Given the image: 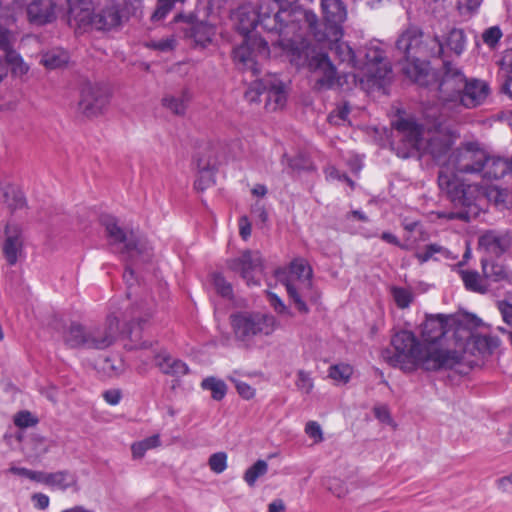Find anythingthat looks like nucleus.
<instances>
[{"label":"nucleus","mask_w":512,"mask_h":512,"mask_svg":"<svg viewBox=\"0 0 512 512\" xmlns=\"http://www.w3.org/2000/svg\"><path fill=\"white\" fill-rule=\"evenodd\" d=\"M20 8L16 0H0V50L6 53L9 63L14 69L24 72L26 68L22 65V58L14 49L16 42L15 33V11Z\"/></svg>","instance_id":"obj_12"},{"label":"nucleus","mask_w":512,"mask_h":512,"mask_svg":"<svg viewBox=\"0 0 512 512\" xmlns=\"http://www.w3.org/2000/svg\"><path fill=\"white\" fill-rule=\"evenodd\" d=\"M101 224L105 227L107 237L110 244L121 245V252L131 261L141 260L146 262L150 259L151 253L148 243L136 237L133 233L127 235L124 230L119 227L115 217L111 215H103Z\"/></svg>","instance_id":"obj_11"},{"label":"nucleus","mask_w":512,"mask_h":512,"mask_svg":"<svg viewBox=\"0 0 512 512\" xmlns=\"http://www.w3.org/2000/svg\"><path fill=\"white\" fill-rule=\"evenodd\" d=\"M147 47L161 51L168 52L174 49L175 40L173 38H166L161 40H153L147 43Z\"/></svg>","instance_id":"obj_56"},{"label":"nucleus","mask_w":512,"mask_h":512,"mask_svg":"<svg viewBox=\"0 0 512 512\" xmlns=\"http://www.w3.org/2000/svg\"><path fill=\"white\" fill-rule=\"evenodd\" d=\"M212 166H214V164H202L201 162L198 163L200 173L198 178L194 182V186L197 190L204 191L206 188L214 184V178L211 172Z\"/></svg>","instance_id":"obj_39"},{"label":"nucleus","mask_w":512,"mask_h":512,"mask_svg":"<svg viewBox=\"0 0 512 512\" xmlns=\"http://www.w3.org/2000/svg\"><path fill=\"white\" fill-rule=\"evenodd\" d=\"M229 380L235 384L236 390L238 394L246 400H250L255 396V389L251 387L246 382L236 380L232 377H229Z\"/></svg>","instance_id":"obj_55"},{"label":"nucleus","mask_w":512,"mask_h":512,"mask_svg":"<svg viewBox=\"0 0 512 512\" xmlns=\"http://www.w3.org/2000/svg\"><path fill=\"white\" fill-rule=\"evenodd\" d=\"M212 283L217 294L223 298L232 299L233 287L221 273H214L212 275Z\"/></svg>","instance_id":"obj_44"},{"label":"nucleus","mask_w":512,"mask_h":512,"mask_svg":"<svg viewBox=\"0 0 512 512\" xmlns=\"http://www.w3.org/2000/svg\"><path fill=\"white\" fill-rule=\"evenodd\" d=\"M2 252L11 266L15 265L23 252L22 228L16 223H6L4 226V239Z\"/></svg>","instance_id":"obj_21"},{"label":"nucleus","mask_w":512,"mask_h":512,"mask_svg":"<svg viewBox=\"0 0 512 512\" xmlns=\"http://www.w3.org/2000/svg\"><path fill=\"white\" fill-rule=\"evenodd\" d=\"M354 68L360 71L359 74L354 75V78H359L362 83L366 81L373 85L381 84L392 72L389 63L385 60L384 51L377 46L366 47L364 60L357 59V65H354Z\"/></svg>","instance_id":"obj_14"},{"label":"nucleus","mask_w":512,"mask_h":512,"mask_svg":"<svg viewBox=\"0 0 512 512\" xmlns=\"http://www.w3.org/2000/svg\"><path fill=\"white\" fill-rule=\"evenodd\" d=\"M27 16L31 23L44 25L55 19V3L53 0H34L28 2Z\"/></svg>","instance_id":"obj_25"},{"label":"nucleus","mask_w":512,"mask_h":512,"mask_svg":"<svg viewBox=\"0 0 512 512\" xmlns=\"http://www.w3.org/2000/svg\"><path fill=\"white\" fill-rule=\"evenodd\" d=\"M312 275V269L304 259H295L287 272L277 274L297 310L304 314L309 312L305 300L316 302L319 298L318 291L313 287Z\"/></svg>","instance_id":"obj_8"},{"label":"nucleus","mask_w":512,"mask_h":512,"mask_svg":"<svg viewBox=\"0 0 512 512\" xmlns=\"http://www.w3.org/2000/svg\"><path fill=\"white\" fill-rule=\"evenodd\" d=\"M295 385L300 392L305 394L311 393L314 388V382L310 373L304 370L298 371Z\"/></svg>","instance_id":"obj_50"},{"label":"nucleus","mask_w":512,"mask_h":512,"mask_svg":"<svg viewBox=\"0 0 512 512\" xmlns=\"http://www.w3.org/2000/svg\"><path fill=\"white\" fill-rule=\"evenodd\" d=\"M40 483L53 490L65 492L69 489L78 490V478L74 472L59 470L56 472L41 473Z\"/></svg>","instance_id":"obj_24"},{"label":"nucleus","mask_w":512,"mask_h":512,"mask_svg":"<svg viewBox=\"0 0 512 512\" xmlns=\"http://www.w3.org/2000/svg\"><path fill=\"white\" fill-rule=\"evenodd\" d=\"M235 337L243 342H250L256 337L269 336L278 326L276 318L261 312H238L230 317Z\"/></svg>","instance_id":"obj_10"},{"label":"nucleus","mask_w":512,"mask_h":512,"mask_svg":"<svg viewBox=\"0 0 512 512\" xmlns=\"http://www.w3.org/2000/svg\"><path fill=\"white\" fill-rule=\"evenodd\" d=\"M486 160L485 151L477 143H467L449 156L439 171L438 185L454 209L435 212L438 219L468 222L477 216L478 207L475 202L479 193L478 186L466 183L460 174L481 172Z\"/></svg>","instance_id":"obj_3"},{"label":"nucleus","mask_w":512,"mask_h":512,"mask_svg":"<svg viewBox=\"0 0 512 512\" xmlns=\"http://www.w3.org/2000/svg\"><path fill=\"white\" fill-rule=\"evenodd\" d=\"M454 334V350L460 351L461 359L466 349H470L473 354L476 351L478 354L485 356L491 354L499 345L497 337L486 334H471L470 330L463 325L458 326L454 330Z\"/></svg>","instance_id":"obj_17"},{"label":"nucleus","mask_w":512,"mask_h":512,"mask_svg":"<svg viewBox=\"0 0 512 512\" xmlns=\"http://www.w3.org/2000/svg\"><path fill=\"white\" fill-rule=\"evenodd\" d=\"M511 170L510 158L487 157L484 163V177L489 179H500Z\"/></svg>","instance_id":"obj_30"},{"label":"nucleus","mask_w":512,"mask_h":512,"mask_svg":"<svg viewBox=\"0 0 512 512\" xmlns=\"http://www.w3.org/2000/svg\"><path fill=\"white\" fill-rule=\"evenodd\" d=\"M268 471V464L264 460L256 461L251 467H249L244 473V480L250 486H254L257 479L265 475Z\"/></svg>","instance_id":"obj_40"},{"label":"nucleus","mask_w":512,"mask_h":512,"mask_svg":"<svg viewBox=\"0 0 512 512\" xmlns=\"http://www.w3.org/2000/svg\"><path fill=\"white\" fill-rule=\"evenodd\" d=\"M189 101V93L187 91H183L179 95H165L162 100V106L169 111H171L175 115H183L187 108V103Z\"/></svg>","instance_id":"obj_34"},{"label":"nucleus","mask_w":512,"mask_h":512,"mask_svg":"<svg viewBox=\"0 0 512 512\" xmlns=\"http://www.w3.org/2000/svg\"><path fill=\"white\" fill-rule=\"evenodd\" d=\"M143 0H124L123 11L121 12L123 18L139 17L142 14Z\"/></svg>","instance_id":"obj_51"},{"label":"nucleus","mask_w":512,"mask_h":512,"mask_svg":"<svg viewBox=\"0 0 512 512\" xmlns=\"http://www.w3.org/2000/svg\"><path fill=\"white\" fill-rule=\"evenodd\" d=\"M458 326L451 316H428L422 324L421 341L410 331H399L391 339L392 349H384L381 356L389 365L409 372L418 368L452 369L461 362V354L454 348L444 347V343L448 342L450 333L455 339L454 330Z\"/></svg>","instance_id":"obj_1"},{"label":"nucleus","mask_w":512,"mask_h":512,"mask_svg":"<svg viewBox=\"0 0 512 512\" xmlns=\"http://www.w3.org/2000/svg\"><path fill=\"white\" fill-rule=\"evenodd\" d=\"M501 67L503 70H505L507 73L512 74V49L507 50L502 59H501Z\"/></svg>","instance_id":"obj_64"},{"label":"nucleus","mask_w":512,"mask_h":512,"mask_svg":"<svg viewBox=\"0 0 512 512\" xmlns=\"http://www.w3.org/2000/svg\"><path fill=\"white\" fill-rule=\"evenodd\" d=\"M299 26V28L297 27V34L293 37L297 39L295 47L301 48L302 45H305V48L302 54L298 53L296 49H289L288 53L292 56L291 61L298 66L305 63L308 64L315 78V89L328 90L333 88L338 83L336 69L326 53L311 55V45L308 36H312L315 41L324 47L327 46L340 62L346 63L352 68H354V65H357L355 52L348 43L341 41L342 37L334 40L330 32H323L320 29L317 16L313 24L301 21Z\"/></svg>","instance_id":"obj_4"},{"label":"nucleus","mask_w":512,"mask_h":512,"mask_svg":"<svg viewBox=\"0 0 512 512\" xmlns=\"http://www.w3.org/2000/svg\"><path fill=\"white\" fill-rule=\"evenodd\" d=\"M211 471L216 474L224 472L227 468V454L225 452H217L209 457L208 461Z\"/></svg>","instance_id":"obj_49"},{"label":"nucleus","mask_w":512,"mask_h":512,"mask_svg":"<svg viewBox=\"0 0 512 512\" xmlns=\"http://www.w3.org/2000/svg\"><path fill=\"white\" fill-rule=\"evenodd\" d=\"M93 28L95 30H111L119 26L123 16L114 4L108 5L94 13Z\"/></svg>","instance_id":"obj_27"},{"label":"nucleus","mask_w":512,"mask_h":512,"mask_svg":"<svg viewBox=\"0 0 512 512\" xmlns=\"http://www.w3.org/2000/svg\"><path fill=\"white\" fill-rule=\"evenodd\" d=\"M108 89L99 83L86 82L81 88L79 111L87 117L100 114L109 102Z\"/></svg>","instance_id":"obj_18"},{"label":"nucleus","mask_w":512,"mask_h":512,"mask_svg":"<svg viewBox=\"0 0 512 512\" xmlns=\"http://www.w3.org/2000/svg\"><path fill=\"white\" fill-rule=\"evenodd\" d=\"M161 445L160 436L158 434L145 438L142 441L132 444L131 450L133 458H142L146 451L159 447Z\"/></svg>","instance_id":"obj_38"},{"label":"nucleus","mask_w":512,"mask_h":512,"mask_svg":"<svg viewBox=\"0 0 512 512\" xmlns=\"http://www.w3.org/2000/svg\"><path fill=\"white\" fill-rule=\"evenodd\" d=\"M269 53L268 40L251 34L244 37V42L233 50V59L237 65L256 75L260 71L257 59H266Z\"/></svg>","instance_id":"obj_16"},{"label":"nucleus","mask_w":512,"mask_h":512,"mask_svg":"<svg viewBox=\"0 0 512 512\" xmlns=\"http://www.w3.org/2000/svg\"><path fill=\"white\" fill-rule=\"evenodd\" d=\"M395 130L398 140L395 149L399 157L408 158L421 153L425 139L423 125L411 118H402L396 122Z\"/></svg>","instance_id":"obj_15"},{"label":"nucleus","mask_w":512,"mask_h":512,"mask_svg":"<svg viewBox=\"0 0 512 512\" xmlns=\"http://www.w3.org/2000/svg\"><path fill=\"white\" fill-rule=\"evenodd\" d=\"M459 274L467 290L479 294H485L489 291L490 285L486 277L484 275L481 276L479 272L475 270H460Z\"/></svg>","instance_id":"obj_31"},{"label":"nucleus","mask_w":512,"mask_h":512,"mask_svg":"<svg viewBox=\"0 0 512 512\" xmlns=\"http://www.w3.org/2000/svg\"><path fill=\"white\" fill-rule=\"evenodd\" d=\"M391 294L397 307L400 309L408 308L414 299L412 291L408 288L392 287Z\"/></svg>","instance_id":"obj_43"},{"label":"nucleus","mask_w":512,"mask_h":512,"mask_svg":"<svg viewBox=\"0 0 512 512\" xmlns=\"http://www.w3.org/2000/svg\"><path fill=\"white\" fill-rule=\"evenodd\" d=\"M201 387L204 390H209L211 392L212 399L216 401H221L225 397L228 389L223 380L212 376L203 379Z\"/></svg>","instance_id":"obj_37"},{"label":"nucleus","mask_w":512,"mask_h":512,"mask_svg":"<svg viewBox=\"0 0 512 512\" xmlns=\"http://www.w3.org/2000/svg\"><path fill=\"white\" fill-rule=\"evenodd\" d=\"M512 243L508 232L489 230L483 233L478 240L479 247L485 252L500 256L506 252Z\"/></svg>","instance_id":"obj_23"},{"label":"nucleus","mask_w":512,"mask_h":512,"mask_svg":"<svg viewBox=\"0 0 512 512\" xmlns=\"http://www.w3.org/2000/svg\"><path fill=\"white\" fill-rule=\"evenodd\" d=\"M265 108L268 111H276L286 103V92L283 82L276 76L266 77Z\"/></svg>","instance_id":"obj_26"},{"label":"nucleus","mask_w":512,"mask_h":512,"mask_svg":"<svg viewBox=\"0 0 512 512\" xmlns=\"http://www.w3.org/2000/svg\"><path fill=\"white\" fill-rule=\"evenodd\" d=\"M498 309L501 313L503 321L512 327V304L506 301L498 303Z\"/></svg>","instance_id":"obj_58"},{"label":"nucleus","mask_w":512,"mask_h":512,"mask_svg":"<svg viewBox=\"0 0 512 512\" xmlns=\"http://www.w3.org/2000/svg\"><path fill=\"white\" fill-rule=\"evenodd\" d=\"M239 234L243 240H247L251 235V223L247 216H242L239 219Z\"/></svg>","instance_id":"obj_60"},{"label":"nucleus","mask_w":512,"mask_h":512,"mask_svg":"<svg viewBox=\"0 0 512 512\" xmlns=\"http://www.w3.org/2000/svg\"><path fill=\"white\" fill-rule=\"evenodd\" d=\"M482 272L486 277L488 284L490 282H506L512 283V271L503 264L481 260Z\"/></svg>","instance_id":"obj_29"},{"label":"nucleus","mask_w":512,"mask_h":512,"mask_svg":"<svg viewBox=\"0 0 512 512\" xmlns=\"http://www.w3.org/2000/svg\"><path fill=\"white\" fill-rule=\"evenodd\" d=\"M350 107L347 103L337 105V107L329 114L328 121L333 125H343L348 120Z\"/></svg>","instance_id":"obj_47"},{"label":"nucleus","mask_w":512,"mask_h":512,"mask_svg":"<svg viewBox=\"0 0 512 512\" xmlns=\"http://www.w3.org/2000/svg\"><path fill=\"white\" fill-rule=\"evenodd\" d=\"M29 444L36 458H41L47 454L52 446L51 441L37 433L30 435Z\"/></svg>","instance_id":"obj_41"},{"label":"nucleus","mask_w":512,"mask_h":512,"mask_svg":"<svg viewBox=\"0 0 512 512\" xmlns=\"http://www.w3.org/2000/svg\"><path fill=\"white\" fill-rule=\"evenodd\" d=\"M8 472L17 476L25 477L31 481L40 483L42 471L31 470L25 467L10 466Z\"/></svg>","instance_id":"obj_52"},{"label":"nucleus","mask_w":512,"mask_h":512,"mask_svg":"<svg viewBox=\"0 0 512 512\" xmlns=\"http://www.w3.org/2000/svg\"><path fill=\"white\" fill-rule=\"evenodd\" d=\"M483 0H456V8L461 15L472 16L479 11Z\"/></svg>","instance_id":"obj_48"},{"label":"nucleus","mask_w":512,"mask_h":512,"mask_svg":"<svg viewBox=\"0 0 512 512\" xmlns=\"http://www.w3.org/2000/svg\"><path fill=\"white\" fill-rule=\"evenodd\" d=\"M396 48L403 54L407 65L404 73L420 85L428 83L427 57H440L443 54V44L437 37L427 36L416 27L403 31L396 42Z\"/></svg>","instance_id":"obj_7"},{"label":"nucleus","mask_w":512,"mask_h":512,"mask_svg":"<svg viewBox=\"0 0 512 512\" xmlns=\"http://www.w3.org/2000/svg\"><path fill=\"white\" fill-rule=\"evenodd\" d=\"M154 361L160 371L166 375L181 377L189 372V368L186 363L180 359L172 357L166 351L158 353L154 357Z\"/></svg>","instance_id":"obj_28"},{"label":"nucleus","mask_w":512,"mask_h":512,"mask_svg":"<svg viewBox=\"0 0 512 512\" xmlns=\"http://www.w3.org/2000/svg\"><path fill=\"white\" fill-rule=\"evenodd\" d=\"M103 397L110 405H117L121 399V392L116 389L107 390L103 393Z\"/></svg>","instance_id":"obj_62"},{"label":"nucleus","mask_w":512,"mask_h":512,"mask_svg":"<svg viewBox=\"0 0 512 512\" xmlns=\"http://www.w3.org/2000/svg\"><path fill=\"white\" fill-rule=\"evenodd\" d=\"M467 44V37L463 29L453 28L446 37L447 47L457 56L461 55Z\"/></svg>","instance_id":"obj_36"},{"label":"nucleus","mask_w":512,"mask_h":512,"mask_svg":"<svg viewBox=\"0 0 512 512\" xmlns=\"http://www.w3.org/2000/svg\"><path fill=\"white\" fill-rule=\"evenodd\" d=\"M502 35L498 26H492L484 30L482 40L487 46L494 47L500 41Z\"/></svg>","instance_id":"obj_53"},{"label":"nucleus","mask_w":512,"mask_h":512,"mask_svg":"<svg viewBox=\"0 0 512 512\" xmlns=\"http://www.w3.org/2000/svg\"><path fill=\"white\" fill-rule=\"evenodd\" d=\"M216 14L212 8L197 9L189 15L177 14L174 22L181 24L185 37L192 40L196 46L205 48L216 34Z\"/></svg>","instance_id":"obj_9"},{"label":"nucleus","mask_w":512,"mask_h":512,"mask_svg":"<svg viewBox=\"0 0 512 512\" xmlns=\"http://www.w3.org/2000/svg\"><path fill=\"white\" fill-rule=\"evenodd\" d=\"M92 0H69V24L84 31L93 28Z\"/></svg>","instance_id":"obj_22"},{"label":"nucleus","mask_w":512,"mask_h":512,"mask_svg":"<svg viewBox=\"0 0 512 512\" xmlns=\"http://www.w3.org/2000/svg\"><path fill=\"white\" fill-rule=\"evenodd\" d=\"M321 12L325 20L323 32H330L332 39L343 36L342 24L347 19V8L342 0H321Z\"/></svg>","instance_id":"obj_20"},{"label":"nucleus","mask_w":512,"mask_h":512,"mask_svg":"<svg viewBox=\"0 0 512 512\" xmlns=\"http://www.w3.org/2000/svg\"><path fill=\"white\" fill-rule=\"evenodd\" d=\"M182 2L184 0H157V7L151 14V21L153 23L161 22L174 9L177 3Z\"/></svg>","instance_id":"obj_42"},{"label":"nucleus","mask_w":512,"mask_h":512,"mask_svg":"<svg viewBox=\"0 0 512 512\" xmlns=\"http://www.w3.org/2000/svg\"><path fill=\"white\" fill-rule=\"evenodd\" d=\"M0 203L5 204L11 211H15L25 206V198L15 186L5 184L0 187Z\"/></svg>","instance_id":"obj_32"},{"label":"nucleus","mask_w":512,"mask_h":512,"mask_svg":"<svg viewBox=\"0 0 512 512\" xmlns=\"http://www.w3.org/2000/svg\"><path fill=\"white\" fill-rule=\"evenodd\" d=\"M153 311L151 307L137 305L133 307L125 318H130L127 327L123 330L119 328V318L111 314L102 325L85 327L78 323H72L65 335V342L70 347H85L91 349H106L116 340L118 334H123L131 340L136 341L140 338L142 323L151 317Z\"/></svg>","instance_id":"obj_5"},{"label":"nucleus","mask_w":512,"mask_h":512,"mask_svg":"<svg viewBox=\"0 0 512 512\" xmlns=\"http://www.w3.org/2000/svg\"><path fill=\"white\" fill-rule=\"evenodd\" d=\"M34 507L39 510H45L49 507L50 498L44 493H35L31 497Z\"/></svg>","instance_id":"obj_59"},{"label":"nucleus","mask_w":512,"mask_h":512,"mask_svg":"<svg viewBox=\"0 0 512 512\" xmlns=\"http://www.w3.org/2000/svg\"><path fill=\"white\" fill-rule=\"evenodd\" d=\"M498 488L507 493H512V473L502 477L497 481Z\"/></svg>","instance_id":"obj_63"},{"label":"nucleus","mask_w":512,"mask_h":512,"mask_svg":"<svg viewBox=\"0 0 512 512\" xmlns=\"http://www.w3.org/2000/svg\"><path fill=\"white\" fill-rule=\"evenodd\" d=\"M267 87L266 78L254 81L246 90L245 99L250 103L258 102L260 96L265 95Z\"/></svg>","instance_id":"obj_45"},{"label":"nucleus","mask_w":512,"mask_h":512,"mask_svg":"<svg viewBox=\"0 0 512 512\" xmlns=\"http://www.w3.org/2000/svg\"><path fill=\"white\" fill-rule=\"evenodd\" d=\"M447 117L441 114L437 116L434 108H429L425 111L427 129L429 132L432 130L434 132L431 136L424 139L421 154H430L435 160L439 161L449 152L452 146V139L443 132L445 130L443 126Z\"/></svg>","instance_id":"obj_13"},{"label":"nucleus","mask_w":512,"mask_h":512,"mask_svg":"<svg viewBox=\"0 0 512 512\" xmlns=\"http://www.w3.org/2000/svg\"><path fill=\"white\" fill-rule=\"evenodd\" d=\"M488 94L489 86L485 81L469 79L452 63H444L443 75L438 85L441 115L450 117L462 108H475L485 101Z\"/></svg>","instance_id":"obj_6"},{"label":"nucleus","mask_w":512,"mask_h":512,"mask_svg":"<svg viewBox=\"0 0 512 512\" xmlns=\"http://www.w3.org/2000/svg\"><path fill=\"white\" fill-rule=\"evenodd\" d=\"M295 0H259L257 8L251 5L240 6L232 14V19L236 22L237 30L244 35H250L257 27H261L276 39H270L273 44H278L285 51L296 49L302 54L305 45L301 48L295 47L297 39L293 38L297 34L299 23L316 21V14L312 10L302 9L294 6Z\"/></svg>","instance_id":"obj_2"},{"label":"nucleus","mask_w":512,"mask_h":512,"mask_svg":"<svg viewBox=\"0 0 512 512\" xmlns=\"http://www.w3.org/2000/svg\"><path fill=\"white\" fill-rule=\"evenodd\" d=\"M458 257L457 254L453 253L446 247L437 244V243H431L425 246L423 251L418 252L416 254V258L419 260L420 263H425L429 261L430 259L434 260H442V259H456Z\"/></svg>","instance_id":"obj_33"},{"label":"nucleus","mask_w":512,"mask_h":512,"mask_svg":"<svg viewBox=\"0 0 512 512\" xmlns=\"http://www.w3.org/2000/svg\"><path fill=\"white\" fill-rule=\"evenodd\" d=\"M38 423V419L29 411H21L14 417V424L19 428H27Z\"/></svg>","instance_id":"obj_54"},{"label":"nucleus","mask_w":512,"mask_h":512,"mask_svg":"<svg viewBox=\"0 0 512 512\" xmlns=\"http://www.w3.org/2000/svg\"><path fill=\"white\" fill-rule=\"evenodd\" d=\"M228 268L246 281L247 285H259L256 274L262 270V258L258 251L245 250L239 257L228 260Z\"/></svg>","instance_id":"obj_19"},{"label":"nucleus","mask_w":512,"mask_h":512,"mask_svg":"<svg viewBox=\"0 0 512 512\" xmlns=\"http://www.w3.org/2000/svg\"><path fill=\"white\" fill-rule=\"evenodd\" d=\"M305 433L312 439H314L315 443H319L323 441V433L321 426L316 421H309L305 426Z\"/></svg>","instance_id":"obj_57"},{"label":"nucleus","mask_w":512,"mask_h":512,"mask_svg":"<svg viewBox=\"0 0 512 512\" xmlns=\"http://www.w3.org/2000/svg\"><path fill=\"white\" fill-rule=\"evenodd\" d=\"M68 53L60 48H55L42 55L41 63L48 69L61 68L68 63Z\"/></svg>","instance_id":"obj_35"},{"label":"nucleus","mask_w":512,"mask_h":512,"mask_svg":"<svg viewBox=\"0 0 512 512\" xmlns=\"http://www.w3.org/2000/svg\"><path fill=\"white\" fill-rule=\"evenodd\" d=\"M253 215L262 223H265L268 219L267 211L263 204L256 202L252 208Z\"/></svg>","instance_id":"obj_61"},{"label":"nucleus","mask_w":512,"mask_h":512,"mask_svg":"<svg viewBox=\"0 0 512 512\" xmlns=\"http://www.w3.org/2000/svg\"><path fill=\"white\" fill-rule=\"evenodd\" d=\"M353 369L348 364H336L330 367L329 377L335 381L346 383L350 379Z\"/></svg>","instance_id":"obj_46"}]
</instances>
